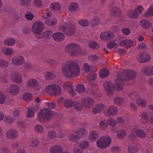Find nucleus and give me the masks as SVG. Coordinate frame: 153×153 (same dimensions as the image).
I'll use <instances>...</instances> for the list:
<instances>
[{
	"label": "nucleus",
	"instance_id": "13",
	"mask_svg": "<svg viewBox=\"0 0 153 153\" xmlns=\"http://www.w3.org/2000/svg\"><path fill=\"white\" fill-rule=\"evenodd\" d=\"M51 153H63L62 147L59 145H55L51 146L50 149Z\"/></svg>",
	"mask_w": 153,
	"mask_h": 153
},
{
	"label": "nucleus",
	"instance_id": "48",
	"mask_svg": "<svg viewBox=\"0 0 153 153\" xmlns=\"http://www.w3.org/2000/svg\"><path fill=\"white\" fill-rule=\"evenodd\" d=\"M52 14V12L51 11L47 12L43 11L42 16L43 18L46 19L51 17Z\"/></svg>",
	"mask_w": 153,
	"mask_h": 153
},
{
	"label": "nucleus",
	"instance_id": "52",
	"mask_svg": "<svg viewBox=\"0 0 153 153\" xmlns=\"http://www.w3.org/2000/svg\"><path fill=\"white\" fill-rule=\"evenodd\" d=\"M118 46V45L114 42H110L107 45V47L110 49H112L113 48H117Z\"/></svg>",
	"mask_w": 153,
	"mask_h": 153
},
{
	"label": "nucleus",
	"instance_id": "31",
	"mask_svg": "<svg viewBox=\"0 0 153 153\" xmlns=\"http://www.w3.org/2000/svg\"><path fill=\"white\" fill-rule=\"evenodd\" d=\"M78 7V4L76 2H73L70 4L68 8L70 11L73 12L76 10Z\"/></svg>",
	"mask_w": 153,
	"mask_h": 153
},
{
	"label": "nucleus",
	"instance_id": "32",
	"mask_svg": "<svg viewBox=\"0 0 153 153\" xmlns=\"http://www.w3.org/2000/svg\"><path fill=\"white\" fill-rule=\"evenodd\" d=\"M126 75L128 77V79H133L135 77L136 74L134 71L128 70L126 72Z\"/></svg>",
	"mask_w": 153,
	"mask_h": 153
},
{
	"label": "nucleus",
	"instance_id": "22",
	"mask_svg": "<svg viewBox=\"0 0 153 153\" xmlns=\"http://www.w3.org/2000/svg\"><path fill=\"white\" fill-rule=\"evenodd\" d=\"M2 51L5 55H10L14 53V50L11 48L4 47L2 48Z\"/></svg>",
	"mask_w": 153,
	"mask_h": 153
},
{
	"label": "nucleus",
	"instance_id": "1",
	"mask_svg": "<svg viewBox=\"0 0 153 153\" xmlns=\"http://www.w3.org/2000/svg\"><path fill=\"white\" fill-rule=\"evenodd\" d=\"M63 74L66 77L73 78L77 76L80 71L79 65L75 62H68L63 64L61 67Z\"/></svg>",
	"mask_w": 153,
	"mask_h": 153
},
{
	"label": "nucleus",
	"instance_id": "2",
	"mask_svg": "<svg viewBox=\"0 0 153 153\" xmlns=\"http://www.w3.org/2000/svg\"><path fill=\"white\" fill-rule=\"evenodd\" d=\"M121 79L117 77L115 81V86L110 82L107 81L104 83V88L107 92L108 95H112L115 89L117 91H120L123 89V87L121 85Z\"/></svg>",
	"mask_w": 153,
	"mask_h": 153
},
{
	"label": "nucleus",
	"instance_id": "14",
	"mask_svg": "<svg viewBox=\"0 0 153 153\" xmlns=\"http://www.w3.org/2000/svg\"><path fill=\"white\" fill-rule=\"evenodd\" d=\"M142 72L148 75H153V66L149 65L143 68Z\"/></svg>",
	"mask_w": 153,
	"mask_h": 153
},
{
	"label": "nucleus",
	"instance_id": "29",
	"mask_svg": "<svg viewBox=\"0 0 153 153\" xmlns=\"http://www.w3.org/2000/svg\"><path fill=\"white\" fill-rule=\"evenodd\" d=\"M87 132L86 130L84 129H80L78 130L76 134L78 135L80 137H85L87 135Z\"/></svg>",
	"mask_w": 153,
	"mask_h": 153
},
{
	"label": "nucleus",
	"instance_id": "17",
	"mask_svg": "<svg viewBox=\"0 0 153 153\" xmlns=\"http://www.w3.org/2000/svg\"><path fill=\"white\" fill-rule=\"evenodd\" d=\"M55 130L57 132L59 138H62L65 136L66 131L65 129L64 128L58 126L56 128Z\"/></svg>",
	"mask_w": 153,
	"mask_h": 153
},
{
	"label": "nucleus",
	"instance_id": "50",
	"mask_svg": "<svg viewBox=\"0 0 153 153\" xmlns=\"http://www.w3.org/2000/svg\"><path fill=\"white\" fill-rule=\"evenodd\" d=\"M65 106L67 108L71 107L73 105V102L70 100H66L64 102Z\"/></svg>",
	"mask_w": 153,
	"mask_h": 153
},
{
	"label": "nucleus",
	"instance_id": "28",
	"mask_svg": "<svg viewBox=\"0 0 153 153\" xmlns=\"http://www.w3.org/2000/svg\"><path fill=\"white\" fill-rule=\"evenodd\" d=\"M104 106L102 104H99L97 105L93 109V112L95 114L99 113L104 108Z\"/></svg>",
	"mask_w": 153,
	"mask_h": 153
},
{
	"label": "nucleus",
	"instance_id": "30",
	"mask_svg": "<svg viewBox=\"0 0 153 153\" xmlns=\"http://www.w3.org/2000/svg\"><path fill=\"white\" fill-rule=\"evenodd\" d=\"M140 24L142 27L145 28H148L151 26V23L145 19L141 20Z\"/></svg>",
	"mask_w": 153,
	"mask_h": 153
},
{
	"label": "nucleus",
	"instance_id": "6",
	"mask_svg": "<svg viewBox=\"0 0 153 153\" xmlns=\"http://www.w3.org/2000/svg\"><path fill=\"white\" fill-rule=\"evenodd\" d=\"M111 139L109 136L103 137L99 138L96 142L98 148L100 149H105L111 144Z\"/></svg>",
	"mask_w": 153,
	"mask_h": 153
},
{
	"label": "nucleus",
	"instance_id": "21",
	"mask_svg": "<svg viewBox=\"0 0 153 153\" xmlns=\"http://www.w3.org/2000/svg\"><path fill=\"white\" fill-rule=\"evenodd\" d=\"M11 79L15 82L19 83L22 82L21 76L18 74H12L11 76Z\"/></svg>",
	"mask_w": 153,
	"mask_h": 153
},
{
	"label": "nucleus",
	"instance_id": "63",
	"mask_svg": "<svg viewBox=\"0 0 153 153\" xmlns=\"http://www.w3.org/2000/svg\"><path fill=\"white\" fill-rule=\"evenodd\" d=\"M124 101V99L121 97H116L114 100L115 103L117 104H120L123 103Z\"/></svg>",
	"mask_w": 153,
	"mask_h": 153
},
{
	"label": "nucleus",
	"instance_id": "54",
	"mask_svg": "<svg viewBox=\"0 0 153 153\" xmlns=\"http://www.w3.org/2000/svg\"><path fill=\"white\" fill-rule=\"evenodd\" d=\"M79 139L80 137L76 134V135L73 134L71 135L69 137V140L72 142H75L78 140Z\"/></svg>",
	"mask_w": 153,
	"mask_h": 153
},
{
	"label": "nucleus",
	"instance_id": "4",
	"mask_svg": "<svg viewBox=\"0 0 153 153\" xmlns=\"http://www.w3.org/2000/svg\"><path fill=\"white\" fill-rule=\"evenodd\" d=\"M52 117V112L48 109L44 108L40 110L37 119L40 121H45L50 120Z\"/></svg>",
	"mask_w": 153,
	"mask_h": 153
},
{
	"label": "nucleus",
	"instance_id": "45",
	"mask_svg": "<svg viewBox=\"0 0 153 153\" xmlns=\"http://www.w3.org/2000/svg\"><path fill=\"white\" fill-rule=\"evenodd\" d=\"M39 142L37 139L36 138L31 139L29 143V144L32 147H35L38 146Z\"/></svg>",
	"mask_w": 153,
	"mask_h": 153
},
{
	"label": "nucleus",
	"instance_id": "10",
	"mask_svg": "<svg viewBox=\"0 0 153 153\" xmlns=\"http://www.w3.org/2000/svg\"><path fill=\"white\" fill-rule=\"evenodd\" d=\"M150 55L147 53H140L137 56L138 60L141 62H149L150 60Z\"/></svg>",
	"mask_w": 153,
	"mask_h": 153
},
{
	"label": "nucleus",
	"instance_id": "18",
	"mask_svg": "<svg viewBox=\"0 0 153 153\" xmlns=\"http://www.w3.org/2000/svg\"><path fill=\"white\" fill-rule=\"evenodd\" d=\"M94 102V101L91 98H88L84 100L82 102L83 105L85 107L88 108L91 106Z\"/></svg>",
	"mask_w": 153,
	"mask_h": 153
},
{
	"label": "nucleus",
	"instance_id": "3",
	"mask_svg": "<svg viewBox=\"0 0 153 153\" xmlns=\"http://www.w3.org/2000/svg\"><path fill=\"white\" fill-rule=\"evenodd\" d=\"M65 51L71 56H77L82 55L84 51L79 45L74 43H70L65 48Z\"/></svg>",
	"mask_w": 153,
	"mask_h": 153
},
{
	"label": "nucleus",
	"instance_id": "11",
	"mask_svg": "<svg viewBox=\"0 0 153 153\" xmlns=\"http://www.w3.org/2000/svg\"><path fill=\"white\" fill-rule=\"evenodd\" d=\"M62 86L64 89L67 91L71 96H74L76 95V93L74 91L70 82H65L63 84Z\"/></svg>",
	"mask_w": 153,
	"mask_h": 153
},
{
	"label": "nucleus",
	"instance_id": "15",
	"mask_svg": "<svg viewBox=\"0 0 153 153\" xmlns=\"http://www.w3.org/2000/svg\"><path fill=\"white\" fill-rule=\"evenodd\" d=\"M118 112L117 108L115 106H110L108 109L105 114L107 116L114 115L117 114Z\"/></svg>",
	"mask_w": 153,
	"mask_h": 153
},
{
	"label": "nucleus",
	"instance_id": "8",
	"mask_svg": "<svg viewBox=\"0 0 153 153\" xmlns=\"http://www.w3.org/2000/svg\"><path fill=\"white\" fill-rule=\"evenodd\" d=\"M43 28V23L40 21L36 22L32 26V31L35 34H40L42 32Z\"/></svg>",
	"mask_w": 153,
	"mask_h": 153
},
{
	"label": "nucleus",
	"instance_id": "62",
	"mask_svg": "<svg viewBox=\"0 0 153 153\" xmlns=\"http://www.w3.org/2000/svg\"><path fill=\"white\" fill-rule=\"evenodd\" d=\"M108 125L111 126H114L116 125V122L114 120L110 118L108 120Z\"/></svg>",
	"mask_w": 153,
	"mask_h": 153
},
{
	"label": "nucleus",
	"instance_id": "49",
	"mask_svg": "<svg viewBox=\"0 0 153 153\" xmlns=\"http://www.w3.org/2000/svg\"><path fill=\"white\" fill-rule=\"evenodd\" d=\"M136 134L140 138H143L146 136L145 133L142 130H138L136 131Z\"/></svg>",
	"mask_w": 153,
	"mask_h": 153
},
{
	"label": "nucleus",
	"instance_id": "43",
	"mask_svg": "<svg viewBox=\"0 0 153 153\" xmlns=\"http://www.w3.org/2000/svg\"><path fill=\"white\" fill-rule=\"evenodd\" d=\"M47 136L48 138L51 139H53L56 137L57 134L55 131L51 130L48 133Z\"/></svg>",
	"mask_w": 153,
	"mask_h": 153
},
{
	"label": "nucleus",
	"instance_id": "39",
	"mask_svg": "<svg viewBox=\"0 0 153 153\" xmlns=\"http://www.w3.org/2000/svg\"><path fill=\"white\" fill-rule=\"evenodd\" d=\"M78 23L79 25L83 27L87 26L89 24V22L88 20L84 19H79Z\"/></svg>",
	"mask_w": 153,
	"mask_h": 153
},
{
	"label": "nucleus",
	"instance_id": "44",
	"mask_svg": "<svg viewBox=\"0 0 153 153\" xmlns=\"http://www.w3.org/2000/svg\"><path fill=\"white\" fill-rule=\"evenodd\" d=\"M32 3L37 7H40L43 5V2L41 0H33Z\"/></svg>",
	"mask_w": 153,
	"mask_h": 153
},
{
	"label": "nucleus",
	"instance_id": "36",
	"mask_svg": "<svg viewBox=\"0 0 153 153\" xmlns=\"http://www.w3.org/2000/svg\"><path fill=\"white\" fill-rule=\"evenodd\" d=\"M127 135L126 131L123 130H119L117 132V137L119 138H123Z\"/></svg>",
	"mask_w": 153,
	"mask_h": 153
},
{
	"label": "nucleus",
	"instance_id": "23",
	"mask_svg": "<svg viewBox=\"0 0 153 153\" xmlns=\"http://www.w3.org/2000/svg\"><path fill=\"white\" fill-rule=\"evenodd\" d=\"M19 91V88L17 85H12L10 86V92L13 95H16L18 94Z\"/></svg>",
	"mask_w": 153,
	"mask_h": 153
},
{
	"label": "nucleus",
	"instance_id": "55",
	"mask_svg": "<svg viewBox=\"0 0 153 153\" xmlns=\"http://www.w3.org/2000/svg\"><path fill=\"white\" fill-rule=\"evenodd\" d=\"M108 126L105 120H103L100 122V128L101 129H105Z\"/></svg>",
	"mask_w": 153,
	"mask_h": 153
},
{
	"label": "nucleus",
	"instance_id": "9",
	"mask_svg": "<svg viewBox=\"0 0 153 153\" xmlns=\"http://www.w3.org/2000/svg\"><path fill=\"white\" fill-rule=\"evenodd\" d=\"M11 61L12 63L15 65H21L25 63V60L22 56L17 55L12 58Z\"/></svg>",
	"mask_w": 153,
	"mask_h": 153
},
{
	"label": "nucleus",
	"instance_id": "35",
	"mask_svg": "<svg viewBox=\"0 0 153 153\" xmlns=\"http://www.w3.org/2000/svg\"><path fill=\"white\" fill-rule=\"evenodd\" d=\"M100 23V19L97 16L94 17L90 20L91 25L93 26L98 25Z\"/></svg>",
	"mask_w": 153,
	"mask_h": 153
},
{
	"label": "nucleus",
	"instance_id": "24",
	"mask_svg": "<svg viewBox=\"0 0 153 153\" xmlns=\"http://www.w3.org/2000/svg\"><path fill=\"white\" fill-rule=\"evenodd\" d=\"M5 44L8 46H12L15 43V40L13 37H9L6 39L4 41Z\"/></svg>",
	"mask_w": 153,
	"mask_h": 153
},
{
	"label": "nucleus",
	"instance_id": "47",
	"mask_svg": "<svg viewBox=\"0 0 153 153\" xmlns=\"http://www.w3.org/2000/svg\"><path fill=\"white\" fill-rule=\"evenodd\" d=\"M32 97V94L29 93H25L23 95V99L26 101L30 100Z\"/></svg>",
	"mask_w": 153,
	"mask_h": 153
},
{
	"label": "nucleus",
	"instance_id": "56",
	"mask_svg": "<svg viewBox=\"0 0 153 153\" xmlns=\"http://www.w3.org/2000/svg\"><path fill=\"white\" fill-rule=\"evenodd\" d=\"M82 69L86 72H87L90 70V68L87 63H84L82 65Z\"/></svg>",
	"mask_w": 153,
	"mask_h": 153
},
{
	"label": "nucleus",
	"instance_id": "33",
	"mask_svg": "<svg viewBox=\"0 0 153 153\" xmlns=\"http://www.w3.org/2000/svg\"><path fill=\"white\" fill-rule=\"evenodd\" d=\"M109 72L107 69L103 68L99 72V75L100 77L104 78L108 76L109 74Z\"/></svg>",
	"mask_w": 153,
	"mask_h": 153
},
{
	"label": "nucleus",
	"instance_id": "37",
	"mask_svg": "<svg viewBox=\"0 0 153 153\" xmlns=\"http://www.w3.org/2000/svg\"><path fill=\"white\" fill-rule=\"evenodd\" d=\"M138 150V147L136 145H130L128 147V151L130 153H136Z\"/></svg>",
	"mask_w": 153,
	"mask_h": 153
},
{
	"label": "nucleus",
	"instance_id": "64",
	"mask_svg": "<svg viewBox=\"0 0 153 153\" xmlns=\"http://www.w3.org/2000/svg\"><path fill=\"white\" fill-rule=\"evenodd\" d=\"M100 37L101 39L103 41L108 40L106 32L102 33L100 35Z\"/></svg>",
	"mask_w": 153,
	"mask_h": 153
},
{
	"label": "nucleus",
	"instance_id": "27",
	"mask_svg": "<svg viewBox=\"0 0 153 153\" xmlns=\"http://www.w3.org/2000/svg\"><path fill=\"white\" fill-rule=\"evenodd\" d=\"M128 15L130 18L134 19L139 16V13L134 9L129 10L128 13Z\"/></svg>",
	"mask_w": 153,
	"mask_h": 153
},
{
	"label": "nucleus",
	"instance_id": "51",
	"mask_svg": "<svg viewBox=\"0 0 153 153\" xmlns=\"http://www.w3.org/2000/svg\"><path fill=\"white\" fill-rule=\"evenodd\" d=\"M55 76L51 72H46L45 75V78L47 79H51L55 77Z\"/></svg>",
	"mask_w": 153,
	"mask_h": 153
},
{
	"label": "nucleus",
	"instance_id": "16",
	"mask_svg": "<svg viewBox=\"0 0 153 153\" xmlns=\"http://www.w3.org/2000/svg\"><path fill=\"white\" fill-rule=\"evenodd\" d=\"M53 37L56 41L60 42L62 41L65 38V36L60 32L56 33L53 34Z\"/></svg>",
	"mask_w": 153,
	"mask_h": 153
},
{
	"label": "nucleus",
	"instance_id": "7",
	"mask_svg": "<svg viewBox=\"0 0 153 153\" xmlns=\"http://www.w3.org/2000/svg\"><path fill=\"white\" fill-rule=\"evenodd\" d=\"M38 82L36 79L31 78L27 81L26 86L29 89H34L36 91H39L41 87L38 85Z\"/></svg>",
	"mask_w": 153,
	"mask_h": 153
},
{
	"label": "nucleus",
	"instance_id": "40",
	"mask_svg": "<svg viewBox=\"0 0 153 153\" xmlns=\"http://www.w3.org/2000/svg\"><path fill=\"white\" fill-rule=\"evenodd\" d=\"M69 25L65 22L62 23L59 27V30L65 33L67 30Z\"/></svg>",
	"mask_w": 153,
	"mask_h": 153
},
{
	"label": "nucleus",
	"instance_id": "58",
	"mask_svg": "<svg viewBox=\"0 0 153 153\" xmlns=\"http://www.w3.org/2000/svg\"><path fill=\"white\" fill-rule=\"evenodd\" d=\"M136 102L138 104L141 106H143L146 105L145 101L143 100L140 98L137 99Z\"/></svg>",
	"mask_w": 153,
	"mask_h": 153
},
{
	"label": "nucleus",
	"instance_id": "60",
	"mask_svg": "<svg viewBox=\"0 0 153 153\" xmlns=\"http://www.w3.org/2000/svg\"><path fill=\"white\" fill-rule=\"evenodd\" d=\"M146 16L153 15V5H151L145 13Z\"/></svg>",
	"mask_w": 153,
	"mask_h": 153
},
{
	"label": "nucleus",
	"instance_id": "19",
	"mask_svg": "<svg viewBox=\"0 0 153 153\" xmlns=\"http://www.w3.org/2000/svg\"><path fill=\"white\" fill-rule=\"evenodd\" d=\"M111 16H116L119 15L121 13L120 9L117 7H114L112 8L110 12Z\"/></svg>",
	"mask_w": 153,
	"mask_h": 153
},
{
	"label": "nucleus",
	"instance_id": "41",
	"mask_svg": "<svg viewBox=\"0 0 153 153\" xmlns=\"http://www.w3.org/2000/svg\"><path fill=\"white\" fill-rule=\"evenodd\" d=\"M45 23L50 25H54L57 23V20L55 18H53L50 20H47L45 21Z\"/></svg>",
	"mask_w": 153,
	"mask_h": 153
},
{
	"label": "nucleus",
	"instance_id": "42",
	"mask_svg": "<svg viewBox=\"0 0 153 153\" xmlns=\"http://www.w3.org/2000/svg\"><path fill=\"white\" fill-rule=\"evenodd\" d=\"M76 88L77 91L79 93L84 92L85 90L84 86L82 84L77 85L76 86Z\"/></svg>",
	"mask_w": 153,
	"mask_h": 153
},
{
	"label": "nucleus",
	"instance_id": "38",
	"mask_svg": "<svg viewBox=\"0 0 153 153\" xmlns=\"http://www.w3.org/2000/svg\"><path fill=\"white\" fill-rule=\"evenodd\" d=\"M35 131L39 134H42L44 132V129L43 127L40 125H36L34 128Z\"/></svg>",
	"mask_w": 153,
	"mask_h": 153
},
{
	"label": "nucleus",
	"instance_id": "5",
	"mask_svg": "<svg viewBox=\"0 0 153 153\" xmlns=\"http://www.w3.org/2000/svg\"><path fill=\"white\" fill-rule=\"evenodd\" d=\"M45 91L48 94L58 96L61 94V89L58 85L51 84L47 86L45 89Z\"/></svg>",
	"mask_w": 153,
	"mask_h": 153
},
{
	"label": "nucleus",
	"instance_id": "61",
	"mask_svg": "<svg viewBox=\"0 0 153 153\" xmlns=\"http://www.w3.org/2000/svg\"><path fill=\"white\" fill-rule=\"evenodd\" d=\"M97 77V74L93 73L91 75H89L87 76V79L89 81L93 80L95 79Z\"/></svg>",
	"mask_w": 153,
	"mask_h": 153
},
{
	"label": "nucleus",
	"instance_id": "12",
	"mask_svg": "<svg viewBox=\"0 0 153 153\" xmlns=\"http://www.w3.org/2000/svg\"><path fill=\"white\" fill-rule=\"evenodd\" d=\"M7 137L9 139H15L18 136L17 131L14 128L10 129L6 133Z\"/></svg>",
	"mask_w": 153,
	"mask_h": 153
},
{
	"label": "nucleus",
	"instance_id": "34",
	"mask_svg": "<svg viewBox=\"0 0 153 153\" xmlns=\"http://www.w3.org/2000/svg\"><path fill=\"white\" fill-rule=\"evenodd\" d=\"M89 143L86 140H83L81 141L79 143V146L82 149H87L89 146Z\"/></svg>",
	"mask_w": 153,
	"mask_h": 153
},
{
	"label": "nucleus",
	"instance_id": "25",
	"mask_svg": "<svg viewBox=\"0 0 153 153\" xmlns=\"http://www.w3.org/2000/svg\"><path fill=\"white\" fill-rule=\"evenodd\" d=\"M75 30V27L71 25H69L67 30L65 33L68 36L73 35L74 33Z\"/></svg>",
	"mask_w": 153,
	"mask_h": 153
},
{
	"label": "nucleus",
	"instance_id": "46",
	"mask_svg": "<svg viewBox=\"0 0 153 153\" xmlns=\"http://www.w3.org/2000/svg\"><path fill=\"white\" fill-rule=\"evenodd\" d=\"M35 112V110L33 108H29L27 111V116L29 117H32L34 115Z\"/></svg>",
	"mask_w": 153,
	"mask_h": 153
},
{
	"label": "nucleus",
	"instance_id": "59",
	"mask_svg": "<svg viewBox=\"0 0 153 153\" xmlns=\"http://www.w3.org/2000/svg\"><path fill=\"white\" fill-rule=\"evenodd\" d=\"M88 59L92 61H96L99 59V58L96 55H92L89 56L88 57Z\"/></svg>",
	"mask_w": 153,
	"mask_h": 153
},
{
	"label": "nucleus",
	"instance_id": "26",
	"mask_svg": "<svg viewBox=\"0 0 153 153\" xmlns=\"http://www.w3.org/2000/svg\"><path fill=\"white\" fill-rule=\"evenodd\" d=\"M98 137V134L96 131H92L89 133L88 138L90 141H92L97 138Z\"/></svg>",
	"mask_w": 153,
	"mask_h": 153
},
{
	"label": "nucleus",
	"instance_id": "57",
	"mask_svg": "<svg viewBox=\"0 0 153 153\" xmlns=\"http://www.w3.org/2000/svg\"><path fill=\"white\" fill-rule=\"evenodd\" d=\"M134 10L139 14H141L144 10V8L141 5H138L135 7Z\"/></svg>",
	"mask_w": 153,
	"mask_h": 153
},
{
	"label": "nucleus",
	"instance_id": "20",
	"mask_svg": "<svg viewBox=\"0 0 153 153\" xmlns=\"http://www.w3.org/2000/svg\"><path fill=\"white\" fill-rule=\"evenodd\" d=\"M61 6L60 4L57 2L52 3L50 5V8L52 11H55L61 9Z\"/></svg>",
	"mask_w": 153,
	"mask_h": 153
},
{
	"label": "nucleus",
	"instance_id": "53",
	"mask_svg": "<svg viewBox=\"0 0 153 153\" xmlns=\"http://www.w3.org/2000/svg\"><path fill=\"white\" fill-rule=\"evenodd\" d=\"M15 120V119L9 116H6L5 117L4 121L6 123L11 124L13 123Z\"/></svg>",
	"mask_w": 153,
	"mask_h": 153
}]
</instances>
